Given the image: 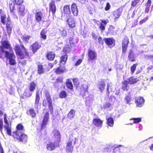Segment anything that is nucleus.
<instances>
[{"label": "nucleus", "mask_w": 153, "mask_h": 153, "mask_svg": "<svg viewBox=\"0 0 153 153\" xmlns=\"http://www.w3.org/2000/svg\"><path fill=\"white\" fill-rule=\"evenodd\" d=\"M21 50L19 46H16L15 47V51L16 54L19 56V57L22 59L26 58L28 56V54L23 45H21Z\"/></svg>", "instance_id": "f257e3e1"}, {"label": "nucleus", "mask_w": 153, "mask_h": 153, "mask_svg": "<svg viewBox=\"0 0 153 153\" xmlns=\"http://www.w3.org/2000/svg\"><path fill=\"white\" fill-rule=\"evenodd\" d=\"M78 140V139L74 136H70L66 146V149L67 152H71L73 151V146Z\"/></svg>", "instance_id": "f03ea898"}, {"label": "nucleus", "mask_w": 153, "mask_h": 153, "mask_svg": "<svg viewBox=\"0 0 153 153\" xmlns=\"http://www.w3.org/2000/svg\"><path fill=\"white\" fill-rule=\"evenodd\" d=\"M46 99H45L43 102V106L46 107L48 106L51 112L53 111V107L52 104V100L50 96L48 93H46L45 94Z\"/></svg>", "instance_id": "7ed1b4c3"}, {"label": "nucleus", "mask_w": 153, "mask_h": 153, "mask_svg": "<svg viewBox=\"0 0 153 153\" xmlns=\"http://www.w3.org/2000/svg\"><path fill=\"white\" fill-rule=\"evenodd\" d=\"M13 137L24 143L27 142V136L23 132H14L13 134Z\"/></svg>", "instance_id": "20e7f679"}, {"label": "nucleus", "mask_w": 153, "mask_h": 153, "mask_svg": "<svg viewBox=\"0 0 153 153\" xmlns=\"http://www.w3.org/2000/svg\"><path fill=\"white\" fill-rule=\"evenodd\" d=\"M5 56L9 60V64L11 65H14L16 64L15 60L16 56L13 52H9L8 51H5Z\"/></svg>", "instance_id": "39448f33"}, {"label": "nucleus", "mask_w": 153, "mask_h": 153, "mask_svg": "<svg viewBox=\"0 0 153 153\" xmlns=\"http://www.w3.org/2000/svg\"><path fill=\"white\" fill-rule=\"evenodd\" d=\"M8 117L6 114H4V121L5 124L4 126V127L7 131L8 135H11V129L10 126L7 120Z\"/></svg>", "instance_id": "423d86ee"}, {"label": "nucleus", "mask_w": 153, "mask_h": 153, "mask_svg": "<svg viewBox=\"0 0 153 153\" xmlns=\"http://www.w3.org/2000/svg\"><path fill=\"white\" fill-rule=\"evenodd\" d=\"M49 118V114L48 112L45 113L42 120V122L41 126L42 129H45L46 128L48 123V119Z\"/></svg>", "instance_id": "0eeeda50"}, {"label": "nucleus", "mask_w": 153, "mask_h": 153, "mask_svg": "<svg viewBox=\"0 0 153 153\" xmlns=\"http://www.w3.org/2000/svg\"><path fill=\"white\" fill-rule=\"evenodd\" d=\"M53 138L55 140V142L58 144L60 141V133L58 131L54 130L53 131Z\"/></svg>", "instance_id": "6e6552de"}, {"label": "nucleus", "mask_w": 153, "mask_h": 153, "mask_svg": "<svg viewBox=\"0 0 153 153\" xmlns=\"http://www.w3.org/2000/svg\"><path fill=\"white\" fill-rule=\"evenodd\" d=\"M88 61H91L95 60L97 57L96 53L91 50H89L88 51Z\"/></svg>", "instance_id": "1a4fd4ad"}, {"label": "nucleus", "mask_w": 153, "mask_h": 153, "mask_svg": "<svg viewBox=\"0 0 153 153\" xmlns=\"http://www.w3.org/2000/svg\"><path fill=\"white\" fill-rule=\"evenodd\" d=\"M122 12V9L120 8L112 12V16L115 21L119 18L121 15Z\"/></svg>", "instance_id": "9d476101"}, {"label": "nucleus", "mask_w": 153, "mask_h": 153, "mask_svg": "<svg viewBox=\"0 0 153 153\" xmlns=\"http://www.w3.org/2000/svg\"><path fill=\"white\" fill-rule=\"evenodd\" d=\"M67 23H68L70 27H74L75 26V23L74 19L70 16H66Z\"/></svg>", "instance_id": "9b49d317"}, {"label": "nucleus", "mask_w": 153, "mask_h": 153, "mask_svg": "<svg viewBox=\"0 0 153 153\" xmlns=\"http://www.w3.org/2000/svg\"><path fill=\"white\" fill-rule=\"evenodd\" d=\"M145 100L143 98L141 97H138L135 100V103L137 107H141L143 105Z\"/></svg>", "instance_id": "f8f14e48"}, {"label": "nucleus", "mask_w": 153, "mask_h": 153, "mask_svg": "<svg viewBox=\"0 0 153 153\" xmlns=\"http://www.w3.org/2000/svg\"><path fill=\"white\" fill-rule=\"evenodd\" d=\"M128 42V39L127 37H125L122 42V52L125 53L127 48V44Z\"/></svg>", "instance_id": "ddd939ff"}, {"label": "nucleus", "mask_w": 153, "mask_h": 153, "mask_svg": "<svg viewBox=\"0 0 153 153\" xmlns=\"http://www.w3.org/2000/svg\"><path fill=\"white\" fill-rule=\"evenodd\" d=\"M103 121L99 118L94 119L93 120V123L96 126L100 128L102 125Z\"/></svg>", "instance_id": "4468645a"}, {"label": "nucleus", "mask_w": 153, "mask_h": 153, "mask_svg": "<svg viewBox=\"0 0 153 153\" xmlns=\"http://www.w3.org/2000/svg\"><path fill=\"white\" fill-rule=\"evenodd\" d=\"M10 45L7 41H4L2 44V45L0 47L1 51L2 53L5 52L6 51L4 50V48L6 49H10Z\"/></svg>", "instance_id": "2eb2a0df"}, {"label": "nucleus", "mask_w": 153, "mask_h": 153, "mask_svg": "<svg viewBox=\"0 0 153 153\" xmlns=\"http://www.w3.org/2000/svg\"><path fill=\"white\" fill-rule=\"evenodd\" d=\"M18 12L19 16L20 17L24 16L26 13L25 6L21 5L19 7Z\"/></svg>", "instance_id": "dca6fc26"}, {"label": "nucleus", "mask_w": 153, "mask_h": 153, "mask_svg": "<svg viewBox=\"0 0 153 153\" xmlns=\"http://www.w3.org/2000/svg\"><path fill=\"white\" fill-rule=\"evenodd\" d=\"M106 44L110 47H113L115 45L114 40L111 38H106L105 39Z\"/></svg>", "instance_id": "f3484780"}, {"label": "nucleus", "mask_w": 153, "mask_h": 153, "mask_svg": "<svg viewBox=\"0 0 153 153\" xmlns=\"http://www.w3.org/2000/svg\"><path fill=\"white\" fill-rule=\"evenodd\" d=\"M35 17L36 21L39 22L44 17L43 14L40 11H36L35 14Z\"/></svg>", "instance_id": "a211bd4d"}, {"label": "nucleus", "mask_w": 153, "mask_h": 153, "mask_svg": "<svg viewBox=\"0 0 153 153\" xmlns=\"http://www.w3.org/2000/svg\"><path fill=\"white\" fill-rule=\"evenodd\" d=\"M49 11H51L53 14H54L56 11V7L54 1L52 0L50 3Z\"/></svg>", "instance_id": "6ab92c4d"}, {"label": "nucleus", "mask_w": 153, "mask_h": 153, "mask_svg": "<svg viewBox=\"0 0 153 153\" xmlns=\"http://www.w3.org/2000/svg\"><path fill=\"white\" fill-rule=\"evenodd\" d=\"M105 85L103 80H101L98 83V88L101 92H102L104 90Z\"/></svg>", "instance_id": "aec40b11"}, {"label": "nucleus", "mask_w": 153, "mask_h": 153, "mask_svg": "<svg viewBox=\"0 0 153 153\" xmlns=\"http://www.w3.org/2000/svg\"><path fill=\"white\" fill-rule=\"evenodd\" d=\"M71 9L73 14L74 16H76L78 14V11L75 4L74 3L72 5Z\"/></svg>", "instance_id": "412c9836"}, {"label": "nucleus", "mask_w": 153, "mask_h": 153, "mask_svg": "<svg viewBox=\"0 0 153 153\" xmlns=\"http://www.w3.org/2000/svg\"><path fill=\"white\" fill-rule=\"evenodd\" d=\"M107 120V124L108 126L110 127L113 126L114 124V121L113 119L111 117H108L107 116L106 117Z\"/></svg>", "instance_id": "4be33fe9"}, {"label": "nucleus", "mask_w": 153, "mask_h": 153, "mask_svg": "<svg viewBox=\"0 0 153 153\" xmlns=\"http://www.w3.org/2000/svg\"><path fill=\"white\" fill-rule=\"evenodd\" d=\"M40 46V45H39L37 42L34 43L32 46L33 53H35L39 48Z\"/></svg>", "instance_id": "5701e85b"}, {"label": "nucleus", "mask_w": 153, "mask_h": 153, "mask_svg": "<svg viewBox=\"0 0 153 153\" xmlns=\"http://www.w3.org/2000/svg\"><path fill=\"white\" fill-rule=\"evenodd\" d=\"M75 111L74 109H71L68 114V118L70 119H72L75 116Z\"/></svg>", "instance_id": "b1692460"}, {"label": "nucleus", "mask_w": 153, "mask_h": 153, "mask_svg": "<svg viewBox=\"0 0 153 153\" xmlns=\"http://www.w3.org/2000/svg\"><path fill=\"white\" fill-rule=\"evenodd\" d=\"M39 91H37L36 94V97L35 98V107H37L38 104L39 103V100H40L39 97Z\"/></svg>", "instance_id": "393cba45"}, {"label": "nucleus", "mask_w": 153, "mask_h": 153, "mask_svg": "<svg viewBox=\"0 0 153 153\" xmlns=\"http://www.w3.org/2000/svg\"><path fill=\"white\" fill-rule=\"evenodd\" d=\"M63 10L65 14L68 15V16H69V15L71 13V11L69 5H66L64 6Z\"/></svg>", "instance_id": "a878e982"}, {"label": "nucleus", "mask_w": 153, "mask_h": 153, "mask_svg": "<svg viewBox=\"0 0 153 153\" xmlns=\"http://www.w3.org/2000/svg\"><path fill=\"white\" fill-rule=\"evenodd\" d=\"M56 145V146L53 143H49L47 146V148L48 150L52 151L54 149Z\"/></svg>", "instance_id": "bb28decb"}, {"label": "nucleus", "mask_w": 153, "mask_h": 153, "mask_svg": "<svg viewBox=\"0 0 153 153\" xmlns=\"http://www.w3.org/2000/svg\"><path fill=\"white\" fill-rule=\"evenodd\" d=\"M55 56V53L52 52H49L47 54V57L50 60H53L54 59Z\"/></svg>", "instance_id": "cd10ccee"}, {"label": "nucleus", "mask_w": 153, "mask_h": 153, "mask_svg": "<svg viewBox=\"0 0 153 153\" xmlns=\"http://www.w3.org/2000/svg\"><path fill=\"white\" fill-rule=\"evenodd\" d=\"M102 22L101 23L99 28L102 30H105V27L107 23L106 21H103L100 20Z\"/></svg>", "instance_id": "c85d7f7f"}, {"label": "nucleus", "mask_w": 153, "mask_h": 153, "mask_svg": "<svg viewBox=\"0 0 153 153\" xmlns=\"http://www.w3.org/2000/svg\"><path fill=\"white\" fill-rule=\"evenodd\" d=\"M66 85L68 88L72 90L73 88V86L71 81L69 79H67L66 81Z\"/></svg>", "instance_id": "c756f323"}, {"label": "nucleus", "mask_w": 153, "mask_h": 153, "mask_svg": "<svg viewBox=\"0 0 153 153\" xmlns=\"http://www.w3.org/2000/svg\"><path fill=\"white\" fill-rule=\"evenodd\" d=\"M47 31L45 29H43L40 33V35L41 38L43 40H45L46 39Z\"/></svg>", "instance_id": "7c9ffc66"}, {"label": "nucleus", "mask_w": 153, "mask_h": 153, "mask_svg": "<svg viewBox=\"0 0 153 153\" xmlns=\"http://www.w3.org/2000/svg\"><path fill=\"white\" fill-rule=\"evenodd\" d=\"M88 88V86L87 84H83L82 85L81 89L82 90V93L83 94V93H85L87 92ZM82 95H84V94H82Z\"/></svg>", "instance_id": "2f4dec72"}, {"label": "nucleus", "mask_w": 153, "mask_h": 153, "mask_svg": "<svg viewBox=\"0 0 153 153\" xmlns=\"http://www.w3.org/2000/svg\"><path fill=\"white\" fill-rule=\"evenodd\" d=\"M128 81H125L123 82L122 88L124 91H128L129 89V87L128 86Z\"/></svg>", "instance_id": "473e14b6"}, {"label": "nucleus", "mask_w": 153, "mask_h": 153, "mask_svg": "<svg viewBox=\"0 0 153 153\" xmlns=\"http://www.w3.org/2000/svg\"><path fill=\"white\" fill-rule=\"evenodd\" d=\"M131 100V98L129 94L126 95L124 98V102L126 104H130V102Z\"/></svg>", "instance_id": "72a5a7b5"}, {"label": "nucleus", "mask_w": 153, "mask_h": 153, "mask_svg": "<svg viewBox=\"0 0 153 153\" xmlns=\"http://www.w3.org/2000/svg\"><path fill=\"white\" fill-rule=\"evenodd\" d=\"M60 33L62 36L64 37L67 35L66 30L63 27H61L59 29Z\"/></svg>", "instance_id": "f704fd0d"}, {"label": "nucleus", "mask_w": 153, "mask_h": 153, "mask_svg": "<svg viewBox=\"0 0 153 153\" xmlns=\"http://www.w3.org/2000/svg\"><path fill=\"white\" fill-rule=\"evenodd\" d=\"M1 22L4 24H5L7 21V19L6 18V16L5 14L1 13Z\"/></svg>", "instance_id": "c9c22d12"}, {"label": "nucleus", "mask_w": 153, "mask_h": 153, "mask_svg": "<svg viewBox=\"0 0 153 153\" xmlns=\"http://www.w3.org/2000/svg\"><path fill=\"white\" fill-rule=\"evenodd\" d=\"M65 70V68L64 66L60 67L58 68L55 71L57 74H60L63 73Z\"/></svg>", "instance_id": "e433bc0d"}, {"label": "nucleus", "mask_w": 153, "mask_h": 153, "mask_svg": "<svg viewBox=\"0 0 153 153\" xmlns=\"http://www.w3.org/2000/svg\"><path fill=\"white\" fill-rule=\"evenodd\" d=\"M17 130L15 132L19 131V132H23V126L21 124H19L16 126Z\"/></svg>", "instance_id": "4c0bfd02"}, {"label": "nucleus", "mask_w": 153, "mask_h": 153, "mask_svg": "<svg viewBox=\"0 0 153 153\" xmlns=\"http://www.w3.org/2000/svg\"><path fill=\"white\" fill-rule=\"evenodd\" d=\"M36 84L34 82H31L30 84L29 90L30 91H33L36 88Z\"/></svg>", "instance_id": "58836bf2"}, {"label": "nucleus", "mask_w": 153, "mask_h": 153, "mask_svg": "<svg viewBox=\"0 0 153 153\" xmlns=\"http://www.w3.org/2000/svg\"><path fill=\"white\" fill-rule=\"evenodd\" d=\"M138 80L133 77H131L128 79V83L130 84H134L137 82Z\"/></svg>", "instance_id": "ea45409f"}, {"label": "nucleus", "mask_w": 153, "mask_h": 153, "mask_svg": "<svg viewBox=\"0 0 153 153\" xmlns=\"http://www.w3.org/2000/svg\"><path fill=\"white\" fill-rule=\"evenodd\" d=\"M71 51L70 46L68 45H65L63 49V51L64 52L66 53H69Z\"/></svg>", "instance_id": "a19ab883"}, {"label": "nucleus", "mask_w": 153, "mask_h": 153, "mask_svg": "<svg viewBox=\"0 0 153 153\" xmlns=\"http://www.w3.org/2000/svg\"><path fill=\"white\" fill-rule=\"evenodd\" d=\"M38 73L39 74L43 73L44 71V69L43 66L41 65H39L38 66Z\"/></svg>", "instance_id": "79ce46f5"}, {"label": "nucleus", "mask_w": 153, "mask_h": 153, "mask_svg": "<svg viewBox=\"0 0 153 153\" xmlns=\"http://www.w3.org/2000/svg\"><path fill=\"white\" fill-rule=\"evenodd\" d=\"M67 59V56L66 55H65L61 57L60 62L62 64L64 65Z\"/></svg>", "instance_id": "37998d69"}, {"label": "nucleus", "mask_w": 153, "mask_h": 153, "mask_svg": "<svg viewBox=\"0 0 153 153\" xmlns=\"http://www.w3.org/2000/svg\"><path fill=\"white\" fill-rule=\"evenodd\" d=\"M128 58L131 61H134V59L133 53L131 50H130L129 51V54L128 55Z\"/></svg>", "instance_id": "c03bdc74"}, {"label": "nucleus", "mask_w": 153, "mask_h": 153, "mask_svg": "<svg viewBox=\"0 0 153 153\" xmlns=\"http://www.w3.org/2000/svg\"><path fill=\"white\" fill-rule=\"evenodd\" d=\"M7 22L6 24L7 28H12V23L10 22V18L8 17L7 18Z\"/></svg>", "instance_id": "a18cd8bd"}, {"label": "nucleus", "mask_w": 153, "mask_h": 153, "mask_svg": "<svg viewBox=\"0 0 153 153\" xmlns=\"http://www.w3.org/2000/svg\"><path fill=\"white\" fill-rule=\"evenodd\" d=\"M60 97L61 98H65L67 96V94L65 91H63L60 94Z\"/></svg>", "instance_id": "49530a36"}, {"label": "nucleus", "mask_w": 153, "mask_h": 153, "mask_svg": "<svg viewBox=\"0 0 153 153\" xmlns=\"http://www.w3.org/2000/svg\"><path fill=\"white\" fill-rule=\"evenodd\" d=\"M31 37L29 36H23L22 37V39L25 42H28L29 41Z\"/></svg>", "instance_id": "de8ad7c7"}, {"label": "nucleus", "mask_w": 153, "mask_h": 153, "mask_svg": "<svg viewBox=\"0 0 153 153\" xmlns=\"http://www.w3.org/2000/svg\"><path fill=\"white\" fill-rule=\"evenodd\" d=\"M29 112L32 117H34L36 115V114L33 109H30L29 110Z\"/></svg>", "instance_id": "09e8293b"}, {"label": "nucleus", "mask_w": 153, "mask_h": 153, "mask_svg": "<svg viewBox=\"0 0 153 153\" xmlns=\"http://www.w3.org/2000/svg\"><path fill=\"white\" fill-rule=\"evenodd\" d=\"M111 106V104L109 102H106L103 105L102 108L105 109L109 108H110Z\"/></svg>", "instance_id": "8fccbe9b"}, {"label": "nucleus", "mask_w": 153, "mask_h": 153, "mask_svg": "<svg viewBox=\"0 0 153 153\" xmlns=\"http://www.w3.org/2000/svg\"><path fill=\"white\" fill-rule=\"evenodd\" d=\"M132 119L134 120V123H137L140 122L141 120V119L140 118H133Z\"/></svg>", "instance_id": "3c124183"}, {"label": "nucleus", "mask_w": 153, "mask_h": 153, "mask_svg": "<svg viewBox=\"0 0 153 153\" xmlns=\"http://www.w3.org/2000/svg\"><path fill=\"white\" fill-rule=\"evenodd\" d=\"M123 147L121 146H118L115 148L113 151V152L115 153L117 152V151H120L121 148H122Z\"/></svg>", "instance_id": "603ef678"}, {"label": "nucleus", "mask_w": 153, "mask_h": 153, "mask_svg": "<svg viewBox=\"0 0 153 153\" xmlns=\"http://www.w3.org/2000/svg\"><path fill=\"white\" fill-rule=\"evenodd\" d=\"M136 64H134L131 68V73L132 74L134 73V71L135 70L136 67Z\"/></svg>", "instance_id": "864d4df0"}, {"label": "nucleus", "mask_w": 153, "mask_h": 153, "mask_svg": "<svg viewBox=\"0 0 153 153\" xmlns=\"http://www.w3.org/2000/svg\"><path fill=\"white\" fill-rule=\"evenodd\" d=\"M3 127V121L2 119H0V131L2 133Z\"/></svg>", "instance_id": "5fc2aeb1"}, {"label": "nucleus", "mask_w": 153, "mask_h": 153, "mask_svg": "<svg viewBox=\"0 0 153 153\" xmlns=\"http://www.w3.org/2000/svg\"><path fill=\"white\" fill-rule=\"evenodd\" d=\"M149 17L148 16H147V17L146 18H145L143 19L140 22V24L141 25L144 23L147 20H148L149 19Z\"/></svg>", "instance_id": "6e6d98bb"}, {"label": "nucleus", "mask_w": 153, "mask_h": 153, "mask_svg": "<svg viewBox=\"0 0 153 153\" xmlns=\"http://www.w3.org/2000/svg\"><path fill=\"white\" fill-rule=\"evenodd\" d=\"M10 8L11 11H13L15 8V5L13 2V4L11 3V4H10Z\"/></svg>", "instance_id": "4d7b16f0"}, {"label": "nucleus", "mask_w": 153, "mask_h": 153, "mask_svg": "<svg viewBox=\"0 0 153 153\" xmlns=\"http://www.w3.org/2000/svg\"><path fill=\"white\" fill-rule=\"evenodd\" d=\"M111 8V6L109 2H107L106 4V6L105 8V10L106 11L108 10Z\"/></svg>", "instance_id": "13d9d810"}, {"label": "nucleus", "mask_w": 153, "mask_h": 153, "mask_svg": "<svg viewBox=\"0 0 153 153\" xmlns=\"http://www.w3.org/2000/svg\"><path fill=\"white\" fill-rule=\"evenodd\" d=\"M23 2V0H15V3L17 5H19Z\"/></svg>", "instance_id": "bf43d9fd"}, {"label": "nucleus", "mask_w": 153, "mask_h": 153, "mask_svg": "<svg viewBox=\"0 0 153 153\" xmlns=\"http://www.w3.org/2000/svg\"><path fill=\"white\" fill-rule=\"evenodd\" d=\"M82 62V60L80 59H79L76 62L75 64V66L79 65Z\"/></svg>", "instance_id": "052dcab7"}, {"label": "nucleus", "mask_w": 153, "mask_h": 153, "mask_svg": "<svg viewBox=\"0 0 153 153\" xmlns=\"http://www.w3.org/2000/svg\"><path fill=\"white\" fill-rule=\"evenodd\" d=\"M151 0H148L147 2L145 4V6L150 7L151 4Z\"/></svg>", "instance_id": "680f3d73"}, {"label": "nucleus", "mask_w": 153, "mask_h": 153, "mask_svg": "<svg viewBox=\"0 0 153 153\" xmlns=\"http://www.w3.org/2000/svg\"><path fill=\"white\" fill-rule=\"evenodd\" d=\"M12 28H7V32L9 35H10L11 33Z\"/></svg>", "instance_id": "e2e57ef3"}, {"label": "nucleus", "mask_w": 153, "mask_h": 153, "mask_svg": "<svg viewBox=\"0 0 153 153\" xmlns=\"http://www.w3.org/2000/svg\"><path fill=\"white\" fill-rule=\"evenodd\" d=\"M138 2V1H136V0H134L132 3V5L134 6H136Z\"/></svg>", "instance_id": "0e129e2a"}, {"label": "nucleus", "mask_w": 153, "mask_h": 153, "mask_svg": "<svg viewBox=\"0 0 153 153\" xmlns=\"http://www.w3.org/2000/svg\"><path fill=\"white\" fill-rule=\"evenodd\" d=\"M150 9V7H146L145 9V12L146 13H148L149 12Z\"/></svg>", "instance_id": "69168bd1"}, {"label": "nucleus", "mask_w": 153, "mask_h": 153, "mask_svg": "<svg viewBox=\"0 0 153 153\" xmlns=\"http://www.w3.org/2000/svg\"><path fill=\"white\" fill-rule=\"evenodd\" d=\"M79 1L82 3L85 4L87 2L88 0H78Z\"/></svg>", "instance_id": "338daca9"}, {"label": "nucleus", "mask_w": 153, "mask_h": 153, "mask_svg": "<svg viewBox=\"0 0 153 153\" xmlns=\"http://www.w3.org/2000/svg\"><path fill=\"white\" fill-rule=\"evenodd\" d=\"M148 71H149L151 70H153V65L149 66L148 68Z\"/></svg>", "instance_id": "774afa93"}]
</instances>
